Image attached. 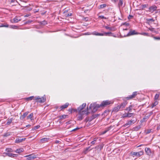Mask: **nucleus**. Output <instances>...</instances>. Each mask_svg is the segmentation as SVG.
Instances as JSON below:
<instances>
[{
	"mask_svg": "<svg viewBox=\"0 0 160 160\" xmlns=\"http://www.w3.org/2000/svg\"><path fill=\"white\" fill-rule=\"evenodd\" d=\"M152 129H148L145 131V133L146 134H149L151 132Z\"/></svg>",
	"mask_w": 160,
	"mask_h": 160,
	"instance_id": "obj_33",
	"label": "nucleus"
},
{
	"mask_svg": "<svg viewBox=\"0 0 160 160\" xmlns=\"http://www.w3.org/2000/svg\"><path fill=\"white\" fill-rule=\"evenodd\" d=\"M35 97H34V96H31L27 98H25V99L26 100H27L28 101H30L32 99L33 100H35Z\"/></svg>",
	"mask_w": 160,
	"mask_h": 160,
	"instance_id": "obj_15",
	"label": "nucleus"
},
{
	"mask_svg": "<svg viewBox=\"0 0 160 160\" xmlns=\"http://www.w3.org/2000/svg\"><path fill=\"white\" fill-rule=\"evenodd\" d=\"M145 151L147 155H150L151 154V149L149 148H145Z\"/></svg>",
	"mask_w": 160,
	"mask_h": 160,
	"instance_id": "obj_10",
	"label": "nucleus"
},
{
	"mask_svg": "<svg viewBox=\"0 0 160 160\" xmlns=\"http://www.w3.org/2000/svg\"><path fill=\"white\" fill-rule=\"evenodd\" d=\"M12 20L13 21V22H18V21H20V20L18 19L17 17H16L12 19Z\"/></svg>",
	"mask_w": 160,
	"mask_h": 160,
	"instance_id": "obj_23",
	"label": "nucleus"
},
{
	"mask_svg": "<svg viewBox=\"0 0 160 160\" xmlns=\"http://www.w3.org/2000/svg\"><path fill=\"white\" fill-rule=\"evenodd\" d=\"M105 27L106 29H108L110 30H112L111 28L109 27H108V26H105Z\"/></svg>",
	"mask_w": 160,
	"mask_h": 160,
	"instance_id": "obj_45",
	"label": "nucleus"
},
{
	"mask_svg": "<svg viewBox=\"0 0 160 160\" xmlns=\"http://www.w3.org/2000/svg\"><path fill=\"white\" fill-rule=\"evenodd\" d=\"M28 112H25V113H24L23 114V115L22 116V117L23 118H24V117L26 116H27L28 115Z\"/></svg>",
	"mask_w": 160,
	"mask_h": 160,
	"instance_id": "obj_32",
	"label": "nucleus"
},
{
	"mask_svg": "<svg viewBox=\"0 0 160 160\" xmlns=\"http://www.w3.org/2000/svg\"><path fill=\"white\" fill-rule=\"evenodd\" d=\"M154 39H155L156 40H160V37H154Z\"/></svg>",
	"mask_w": 160,
	"mask_h": 160,
	"instance_id": "obj_47",
	"label": "nucleus"
},
{
	"mask_svg": "<svg viewBox=\"0 0 160 160\" xmlns=\"http://www.w3.org/2000/svg\"><path fill=\"white\" fill-rule=\"evenodd\" d=\"M142 9H143L144 8H146L147 7V5H146V4L142 5Z\"/></svg>",
	"mask_w": 160,
	"mask_h": 160,
	"instance_id": "obj_43",
	"label": "nucleus"
},
{
	"mask_svg": "<svg viewBox=\"0 0 160 160\" xmlns=\"http://www.w3.org/2000/svg\"><path fill=\"white\" fill-rule=\"evenodd\" d=\"M157 129V130H159V129H160V124L158 126Z\"/></svg>",
	"mask_w": 160,
	"mask_h": 160,
	"instance_id": "obj_48",
	"label": "nucleus"
},
{
	"mask_svg": "<svg viewBox=\"0 0 160 160\" xmlns=\"http://www.w3.org/2000/svg\"><path fill=\"white\" fill-rule=\"evenodd\" d=\"M0 27H8V24H6L5 25H3V24H2V25L0 26Z\"/></svg>",
	"mask_w": 160,
	"mask_h": 160,
	"instance_id": "obj_39",
	"label": "nucleus"
},
{
	"mask_svg": "<svg viewBox=\"0 0 160 160\" xmlns=\"http://www.w3.org/2000/svg\"><path fill=\"white\" fill-rule=\"evenodd\" d=\"M42 23L43 24H46L47 23L45 21H43V23Z\"/></svg>",
	"mask_w": 160,
	"mask_h": 160,
	"instance_id": "obj_54",
	"label": "nucleus"
},
{
	"mask_svg": "<svg viewBox=\"0 0 160 160\" xmlns=\"http://www.w3.org/2000/svg\"><path fill=\"white\" fill-rule=\"evenodd\" d=\"M121 108V107L119 106V105H118L116 107H115L113 110V111L117 112Z\"/></svg>",
	"mask_w": 160,
	"mask_h": 160,
	"instance_id": "obj_14",
	"label": "nucleus"
},
{
	"mask_svg": "<svg viewBox=\"0 0 160 160\" xmlns=\"http://www.w3.org/2000/svg\"><path fill=\"white\" fill-rule=\"evenodd\" d=\"M92 34L96 35V36H103L104 35L103 34L98 33V32H92Z\"/></svg>",
	"mask_w": 160,
	"mask_h": 160,
	"instance_id": "obj_13",
	"label": "nucleus"
},
{
	"mask_svg": "<svg viewBox=\"0 0 160 160\" xmlns=\"http://www.w3.org/2000/svg\"><path fill=\"white\" fill-rule=\"evenodd\" d=\"M67 115H63L61 116H60L59 117L61 119H62L63 118H66V117H67Z\"/></svg>",
	"mask_w": 160,
	"mask_h": 160,
	"instance_id": "obj_34",
	"label": "nucleus"
},
{
	"mask_svg": "<svg viewBox=\"0 0 160 160\" xmlns=\"http://www.w3.org/2000/svg\"><path fill=\"white\" fill-rule=\"evenodd\" d=\"M106 4H102V5H101L100 6V8H105L106 7Z\"/></svg>",
	"mask_w": 160,
	"mask_h": 160,
	"instance_id": "obj_30",
	"label": "nucleus"
},
{
	"mask_svg": "<svg viewBox=\"0 0 160 160\" xmlns=\"http://www.w3.org/2000/svg\"><path fill=\"white\" fill-rule=\"evenodd\" d=\"M13 120L12 118H11V119H8L7 120V125H9L10 124L12 123V122Z\"/></svg>",
	"mask_w": 160,
	"mask_h": 160,
	"instance_id": "obj_22",
	"label": "nucleus"
},
{
	"mask_svg": "<svg viewBox=\"0 0 160 160\" xmlns=\"http://www.w3.org/2000/svg\"><path fill=\"white\" fill-rule=\"evenodd\" d=\"M148 21H151L152 22H154V20L152 18H151V19H148Z\"/></svg>",
	"mask_w": 160,
	"mask_h": 160,
	"instance_id": "obj_49",
	"label": "nucleus"
},
{
	"mask_svg": "<svg viewBox=\"0 0 160 160\" xmlns=\"http://www.w3.org/2000/svg\"><path fill=\"white\" fill-rule=\"evenodd\" d=\"M48 139L47 138H44L42 139H41L40 140L42 142L44 143L46 142H47L48 141Z\"/></svg>",
	"mask_w": 160,
	"mask_h": 160,
	"instance_id": "obj_21",
	"label": "nucleus"
},
{
	"mask_svg": "<svg viewBox=\"0 0 160 160\" xmlns=\"http://www.w3.org/2000/svg\"><path fill=\"white\" fill-rule=\"evenodd\" d=\"M25 157H27V160H31L32 159H34L37 158L38 157V155H35L33 153L31 154H30L28 155H27L24 156Z\"/></svg>",
	"mask_w": 160,
	"mask_h": 160,
	"instance_id": "obj_2",
	"label": "nucleus"
},
{
	"mask_svg": "<svg viewBox=\"0 0 160 160\" xmlns=\"http://www.w3.org/2000/svg\"><path fill=\"white\" fill-rule=\"evenodd\" d=\"M122 117L123 118L128 117V113H125L123 114Z\"/></svg>",
	"mask_w": 160,
	"mask_h": 160,
	"instance_id": "obj_38",
	"label": "nucleus"
},
{
	"mask_svg": "<svg viewBox=\"0 0 160 160\" xmlns=\"http://www.w3.org/2000/svg\"><path fill=\"white\" fill-rule=\"evenodd\" d=\"M96 117V115H93L92 116V119H94Z\"/></svg>",
	"mask_w": 160,
	"mask_h": 160,
	"instance_id": "obj_50",
	"label": "nucleus"
},
{
	"mask_svg": "<svg viewBox=\"0 0 160 160\" xmlns=\"http://www.w3.org/2000/svg\"><path fill=\"white\" fill-rule=\"evenodd\" d=\"M88 109H86L85 110L81 111L80 112H78V114L79 115H81L83 116L84 115L86 114V115H88L89 113V112H88Z\"/></svg>",
	"mask_w": 160,
	"mask_h": 160,
	"instance_id": "obj_5",
	"label": "nucleus"
},
{
	"mask_svg": "<svg viewBox=\"0 0 160 160\" xmlns=\"http://www.w3.org/2000/svg\"><path fill=\"white\" fill-rule=\"evenodd\" d=\"M5 154L10 157H17L18 156L17 154H14L10 153H5Z\"/></svg>",
	"mask_w": 160,
	"mask_h": 160,
	"instance_id": "obj_12",
	"label": "nucleus"
},
{
	"mask_svg": "<svg viewBox=\"0 0 160 160\" xmlns=\"http://www.w3.org/2000/svg\"><path fill=\"white\" fill-rule=\"evenodd\" d=\"M90 148V147H87L85 151H84V153L85 154H86L87 153V151L88 150V149Z\"/></svg>",
	"mask_w": 160,
	"mask_h": 160,
	"instance_id": "obj_41",
	"label": "nucleus"
},
{
	"mask_svg": "<svg viewBox=\"0 0 160 160\" xmlns=\"http://www.w3.org/2000/svg\"><path fill=\"white\" fill-rule=\"evenodd\" d=\"M40 127L39 125H38L34 127V129H36Z\"/></svg>",
	"mask_w": 160,
	"mask_h": 160,
	"instance_id": "obj_42",
	"label": "nucleus"
},
{
	"mask_svg": "<svg viewBox=\"0 0 160 160\" xmlns=\"http://www.w3.org/2000/svg\"><path fill=\"white\" fill-rule=\"evenodd\" d=\"M23 151V148H21L17 149L15 151V152L18 153H20V152H22Z\"/></svg>",
	"mask_w": 160,
	"mask_h": 160,
	"instance_id": "obj_19",
	"label": "nucleus"
},
{
	"mask_svg": "<svg viewBox=\"0 0 160 160\" xmlns=\"http://www.w3.org/2000/svg\"><path fill=\"white\" fill-rule=\"evenodd\" d=\"M157 8V7L155 6H151L149 8V11L152 12L156 10Z\"/></svg>",
	"mask_w": 160,
	"mask_h": 160,
	"instance_id": "obj_11",
	"label": "nucleus"
},
{
	"mask_svg": "<svg viewBox=\"0 0 160 160\" xmlns=\"http://www.w3.org/2000/svg\"><path fill=\"white\" fill-rule=\"evenodd\" d=\"M83 118V116L79 115L78 117V120H81Z\"/></svg>",
	"mask_w": 160,
	"mask_h": 160,
	"instance_id": "obj_28",
	"label": "nucleus"
},
{
	"mask_svg": "<svg viewBox=\"0 0 160 160\" xmlns=\"http://www.w3.org/2000/svg\"><path fill=\"white\" fill-rule=\"evenodd\" d=\"M30 119L31 120H33V114L31 113L27 117V119Z\"/></svg>",
	"mask_w": 160,
	"mask_h": 160,
	"instance_id": "obj_18",
	"label": "nucleus"
},
{
	"mask_svg": "<svg viewBox=\"0 0 160 160\" xmlns=\"http://www.w3.org/2000/svg\"><path fill=\"white\" fill-rule=\"evenodd\" d=\"M137 95V92H135L133 93L132 95L129 96L128 97H127L126 98L128 100H129L132 98H134Z\"/></svg>",
	"mask_w": 160,
	"mask_h": 160,
	"instance_id": "obj_6",
	"label": "nucleus"
},
{
	"mask_svg": "<svg viewBox=\"0 0 160 160\" xmlns=\"http://www.w3.org/2000/svg\"><path fill=\"white\" fill-rule=\"evenodd\" d=\"M13 27H14L13 28H16L17 27V26H14Z\"/></svg>",
	"mask_w": 160,
	"mask_h": 160,
	"instance_id": "obj_63",
	"label": "nucleus"
},
{
	"mask_svg": "<svg viewBox=\"0 0 160 160\" xmlns=\"http://www.w3.org/2000/svg\"><path fill=\"white\" fill-rule=\"evenodd\" d=\"M79 129V128H76L72 130V131H76V130H78V129Z\"/></svg>",
	"mask_w": 160,
	"mask_h": 160,
	"instance_id": "obj_51",
	"label": "nucleus"
},
{
	"mask_svg": "<svg viewBox=\"0 0 160 160\" xmlns=\"http://www.w3.org/2000/svg\"><path fill=\"white\" fill-rule=\"evenodd\" d=\"M98 139V138H94L93 139V140L91 142V143L93 145L94 144H95V142H96Z\"/></svg>",
	"mask_w": 160,
	"mask_h": 160,
	"instance_id": "obj_27",
	"label": "nucleus"
},
{
	"mask_svg": "<svg viewBox=\"0 0 160 160\" xmlns=\"http://www.w3.org/2000/svg\"><path fill=\"white\" fill-rule=\"evenodd\" d=\"M133 106L132 105L128 107L125 110H128L129 111H130L131 110Z\"/></svg>",
	"mask_w": 160,
	"mask_h": 160,
	"instance_id": "obj_24",
	"label": "nucleus"
},
{
	"mask_svg": "<svg viewBox=\"0 0 160 160\" xmlns=\"http://www.w3.org/2000/svg\"><path fill=\"white\" fill-rule=\"evenodd\" d=\"M26 138H16L15 140V142L16 143H18L22 142L23 141H24Z\"/></svg>",
	"mask_w": 160,
	"mask_h": 160,
	"instance_id": "obj_8",
	"label": "nucleus"
},
{
	"mask_svg": "<svg viewBox=\"0 0 160 160\" xmlns=\"http://www.w3.org/2000/svg\"><path fill=\"white\" fill-rule=\"evenodd\" d=\"M142 144L140 145L137 146V147H141V146H142Z\"/></svg>",
	"mask_w": 160,
	"mask_h": 160,
	"instance_id": "obj_61",
	"label": "nucleus"
},
{
	"mask_svg": "<svg viewBox=\"0 0 160 160\" xmlns=\"http://www.w3.org/2000/svg\"><path fill=\"white\" fill-rule=\"evenodd\" d=\"M11 133L10 132H7L4 135V136H8L11 135Z\"/></svg>",
	"mask_w": 160,
	"mask_h": 160,
	"instance_id": "obj_37",
	"label": "nucleus"
},
{
	"mask_svg": "<svg viewBox=\"0 0 160 160\" xmlns=\"http://www.w3.org/2000/svg\"><path fill=\"white\" fill-rule=\"evenodd\" d=\"M59 142H60V141H59L56 140L55 142L56 143H59Z\"/></svg>",
	"mask_w": 160,
	"mask_h": 160,
	"instance_id": "obj_53",
	"label": "nucleus"
},
{
	"mask_svg": "<svg viewBox=\"0 0 160 160\" xmlns=\"http://www.w3.org/2000/svg\"><path fill=\"white\" fill-rule=\"evenodd\" d=\"M30 16V15L29 14H26V15H25L24 17H28V16Z\"/></svg>",
	"mask_w": 160,
	"mask_h": 160,
	"instance_id": "obj_55",
	"label": "nucleus"
},
{
	"mask_svg": "<svg viewBox=\"0 0 160 160\" xmlns=\"http://www.w3.org/2000/svg\"><path fill=\"white\" fill-rule=\"evenodd\" d=\"M131 154L132 155L136 156L139 157L140 156L142 155L143 154V152L142 151H140L138 152H132Z\"/></svg>",
	"mask_w": 160,
	"mask_h": 160,
	"instance_id": "obj_4",
	"label": "nucleus"
},
{
	"mask_svg": "<svg viewBox=\"0 0 160 160\" xmlns=\"http://www.w3.org/2000/svg\"><path fill=\"white\" fill-rule=\"evenodd\" d=\"M159 94H156L154 98L155 100H157L159 98Z\"/></svg>",
	"mask_w": 160,
	"mask_h": 160,
	"instance_id": "obj_29",
	"label": "nucleus"
},
{
	"mask_svg": "<svg viewBox=\"0 0 160 160\" xmlns=\"http://www.w3.org/2000/svg\"><path fill=\"white\" fill-rule=\"evenodd\" d=\"M133 114V113H128V117H131Z\"/></svg>",
	"mask_w": 160,
	"mask_h": 160,
	"instance_id": "obj_40",
	"label": "nucleus"
},
{
	"mask_svg": "<svg viewBox=\"0 0 160 160\" xmlns=\"http://www.w3.org/2000/svg\"><path fill=\"white\" fill-rule=\"evenodd\" d=\"M86 35H91L92 34V33H86L85 34Z\"/></svg>",
	"mask_w": 160,
	"mask_h": 160,
	"instance_id": "obj_59",
	"label": "nucleus"
},
{
	"mask_svg": "<svg viewBox=\"0 0 160 160\" xmlns=\"http://www.w3.org/2000/svg\"><path fill=\"white\" fill-rule=\"evenodd\" d=\"M30 126H31L29 124V125H27L26 127H30Z\"/></svg>",
	"mask_w": 160,
	"mask_h": 160,
	"instance_id": "obj_60",
	"label": "nucleus"
},
{
	"mask_svg": "<svg viewBox=\"0 0 160 160\" xmlns=\"http://www.w3.org/2000/svg\"><path fill=\"white\" fill-rule=\"evenodd\" d=\"M83 108L81 106L78 108L77 111H78V112L82 111Z\"/></svg>",
	"mask_w": 160,
	"mask_h": 160,
	"instance_id": "obj_31",
	"label": "nucleus"
},
{
	"mask_svg": "<svg viewBox=\"0 0 160 160\" xmlns=\"http://www.w3.org/2000/svg\"><path fill=\"white\" fill-rule=\"evenodd\" d=\"M72 15V14L71 13H70V14L68 13V14L67 16H71Z\"/></svg>",
	"mask_w": 160,
	"mask_h": 160,
	"instance_id": "obj_56",
	"label": "nucleus"
},
{
	"mask_svg": "<svg viewBox=\"0 0 160 160\" xmlns=\"http://www.w3.org/2000/svg\"><path fill=\"white\" fill-rule=\"evenodd\" d=\"M98 18H100L101 19H107V18H106V17H104L103 16H102V15L99 16Z\"/></svg>",
	"mask_w": 160,
	"mask_h": 160,
	"instance_id": "obj_35",
	"label": "nucleus"
},
{
	"mask_svg": "<svg viewBox=\"0 0 160 160\" xmlns=\"http://www.w3.org/2000/svg\"><path fill=\"white\" fill-rule=\"evenodd\" d=\"M6 151L8 152H13V150L10 148H7L6 149Z\"/></svg>",
	"mask_w": 160,
	"mask_h": 160,
	"instance_id": "obj_25",
	"label": "nucleus"
},
{
	"mask_svg": "<svg viewBox=\"0 0 160 160\" xmlns=\"http://www.w3.org/2000/svg\"><path fill=\"white\" fill-rule=\"evenodd\" d=\"M138 34V33L134 30H131L130 31V32L128 33L127 36H129L133 35L134 34Z\"/></svg>",
	"mask_w": 160,
	"mask_h": 160,
	"instance_id": "obj_7",
	"label": "nucleus"
},
{
	"mask_svg": "<svg viewBox=\"0 0 160 160\" xmlns=\"http://www.w3.org/2000/svg\"><path fill=\"white\" fill-rule=\"evenodd\" d=\"M69 105V104L68 103H66L64 105H63L60 108H61V110L65 109Z\"/></svg>",
	"mask_w": 160,
	"mask_h": 160,
	"instance_id": "obj_16",
	"label": "nucleus"
},
{
	"mask_svg": "<svg viewBox=\"0 0 160 160\" xmlns=\"http://www.w3.org/2000/svg\"><path fill=\"white\" fill-rule=\"evenodd\" d=\"M127 104V103L126 102H124L121 103L120 105H119V106L121 107V108L123 109L126 106Z\"/></svg>",
	"mask_w": 160,
	"mask_h": 160,
	"instance_id": "obj_17",
	"label": "nucleus"
},
{
	"mask_svg": "<svg viewBox=\"0 0 160 160\" xmlns=\"http://www.w3.org/2000/svg\"><path fill=\"white\" fill-rule=\"evenodd\" d=\"M123 4V2L122 0H119V2L118 3V5L119 6H122Z\"/></svg>",
	"mask_w": 160,
	"mask_h": 160,
	"instance_id": "obj_36",
	"label": "nucleus"
},
{
	"mask_svg": "<svg viewBox=\"0 0 160 160\" xmlns=\"http://www.w3.org/2000/svg\"><path fill=\"white\" fill-rule=\"evenodd\" d=\"M132 17V16L131 15H129L128 17L129 19H130Z\"/></svg>",
	"mask_w": 160,
	"mask_h": 160,
	"instance_id": "obj_52",
	"label": "nucleus"
},
{
	"mask_svg": "<svg viewBox=\"0 0 160 160\" xmlns=\"http://www.w3.org/2000/svg\"><path fill=\"white\" fill-rule=\"evenodd\" d=\"M69 123V122H67V123Z\"/></svg>",
	"mask_w": 160,
	"mask_h": 160,
	"instance_id": "obj_64",
	"label": "nucleus"
},
{
	"mask_svg": "<svg viewBox=\"0 0 160 160\" xmlns=\"http://www.w3.org/2000/svg\"><path fill=\"white\" fill-rule=\"evenodd\" d=\"M111 103V101H109L108 100L103 101L102 102V103L100 105H98V107H105L107 105H109Z\"/></svg>",
	"mask_w": 160,
	"mask_h": 160,
	"instance_id": "obj_1",
	"label": "nucleus"
},
{
	"mask_svg": "<svg viewBox=\"0 0 160 160\" xmlns=\"http://www.w3.org/2000/svg\"><path fill=\"white\" fill-rule=\"evenodd\" d=\"M104 34V35H105L106 36L108 35L109 36H113L114 37H115L114 36H113L112 35V33L111 32H105L104 33H103Z\"/></svg>",
	"mask_w": 160,
	"mask_h": 160,
	"instance_id": "obj_20",
	"label": "nucleus"
},
{
	"mask_svg": "<svg viewBox=\"0 0 160 160\" xmlns=\"http://www.w3.org/2000/svg\"><path fill=\"white\" fill-rule=\"evenodd\" d=\"M153 29H154L153 28H149V29L151 31H152L153 30Z\"/></svg>",
	"mask_w": 160,
	"mask_h": 160,
	"instance_id": "obj_57",
	"label": "nucleus"
},
{
	"mask_svg": "<svg viewBox=\"0 0 160 160\" xmlns=\"http://www.w3.org/2000/svg\"><path fill=\"white\" fill-rule=\"evenodd\" d=\"M134 120H131L129 121H128L124 125V127H126L128 125H132V123H134Z\"/></svg>",
	"mask_w": 160,
	"mask_h": 160,
	"instance_id": "obj_9",
	"label": "nucleus"
},
{
	"mask_svg": "<svg viewBox=\"0 0 160 160\" xmlns=\"http://www.w3.org/2000/svg\"><path fill=\"white\" fill-rule=\"evenodd\" d=\"M118 0H112L113 2H116Z\"/></svg>",
	"mask_w": 160,
	"mask_h": 160,
	"instance_id": "obj_58",
	"label": "nucleus"
},
{
	"mask_svg": "<svg viewBox=\"0 0 160 160\" xmlns=\"http://www.w3.org/2000/svg\"><path fill=\"white\" fill-rule=\"evenodd\" d=\"M81 106L83 108H84V107H86V104L85 103H83Z\"/></svg>",
	"mask_w": 160,
	"mask_h": 160,
	"instance_id": "obj_44",
	"label": "nucleus"
},
{
	"mask_svg": "<svg viewBox=\"0 0 160 160\" xmlns=\"http://www.w3.org/2000/svg\"><path fill=\"white\" fill-rule=\"evenodd\" d=\"M35 100H38V102H43L46 101V98L43 97L40 98L39 96H35Z\"/></svg>",
	"mask_w": 160,
	"mask_h": 160,
	"instance_id": "obj_3",
	"label": "nucleus"
},
{
	"mask_svg": "<svg viewBox=\"0 0 160 160\" xmlns=\"http://www.w3.org/2000/svg\"><path fill=\"white\" fill-rule=\"evenodd\" d=\"M31 22V21H27V22L26 23H28L30 22Z\"/></svg>",
	"mask_w": 160,
	"mask_h": 160,
	"instance_id": "obj_62",
	"label": "nucleus"
},
{
	"mask_svg": "<svg viewBox=\"0 0 160 160\" xmlns=\"http://www.w3.org/2000/svg\"><path fill=\"white\" fill-rule=\"evenodd\" d=\"M109 128H108L107 130H106L105 131H104L103 132H102V134H105V133H106L109 130Z\"/></svg>",
	"mask_w": 160,
	"mask_h": 160,
	"instance_id": "obj_46",
	"label": "nucleus"
},
{
	"mask_svg": "<svg viewBox=\"0 0 160 160\" xmlns=\"http://www.w3.org/2000/svg\"><path fill=\"white\" fill-rule=\"evenodd\" d=\"M158 102L157 101V100H155L154 102L152 104V107L153 108L156 106L158 104Z\"/></svg>",
	"mask_w": 160,
	"mask_h": 160,
	"instance_id": "obj_26",
	"label": "nucleus"
}]
</instances>
